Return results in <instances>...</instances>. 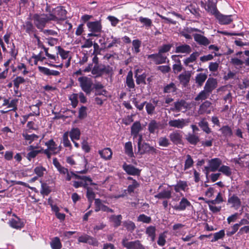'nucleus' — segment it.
Returning a JSON list of instances; mask_svg holds the SVG:
<instances>
[{
    "instance_id": "nucleus-1",
    "label": "nucleus",
    "mask_w": 249,
    "mask_h": 249,
    "mask_svg": "<svg viewBox=\"0 0 249 249\" xmlns=\"http://www.w3.org/2000/svg\"><path fill=\"white\" fill-rule=\"evenodd\" d=\"M46 11L49 12L48 15L51 20L58 22L65 19L66 16V11L61 6H58L51 9L46 7Z\"/></svg>"
},
{
    "instance_id": "nucleus-2",
    "label": "nucleus",
    "mask_w": 249,
    "mask_h": 249,
    "mask_svg": "<svg viewBox=\"0 0 249 249\" xmlns=\"http://www.w3.org/2000/svg\"><path fill=\"white\" fill-rule=\"evenodd\" d=\"M34 24L38 29H43L46 24L51 21L48 14H35L33 17Z\"/></svg>"
},
{
    "instance_id": "nucleus-3",
    "label": "nucleus",
    "mask_w": 249,
    "mask_h": 249,
    "mask_svg": "<svg viewBox=\"0 0 249 249\" xmlns=\"http://www.w3.org/2000/svg\"><path fill=\"white\" fill-rule=\"evenodd\" d=\"M78 81L82 89L87 94L90 93L92 85L91 79L87 76H82L78 78Z\"/></svg>"
},
{
    "instance_id": "nucleus-4",
    "label": "nucleus",
    "mask_w": 249,
    "mask_h": 249,
    "mask_svg": "<svg viewBox=\"0 0 249 249\" xmlns=\"http://www.w3.org/2000/svg\"><path fill=\"white\" fill-rule=\"evenodd\" d=\"M138 153L140 155H143L145 153H148L152 155L157 154L159 150L153 146H151L148 143L143 142L138 146Z\"/></svg>"
},
{
    "instance_id": "nucleus-5",
    "label": "nucleus",
    "mask_w": 249,
    "mask_h": 249,
    "mask_svg": "<svg viewBox=\"0 0 249 249\" xmlns=\"http://www.w3.org/2000/svg\"><path fill=\"white\" fill-rule=\"evenodd\" d=\"M122 245L127 249H145L139 240L128 242L125 238L122 240Z\"/></svg>"
},
{
    "instance_id": "nucleus-6",
    "label": "nucleus",
    "mask_w": 249,
    "mask_h": 249,
    "mask_svg": "<svg viewBox=\"0 0 249 249\" xmlns=\"http://www.w3.org/2000/svg\"><path fill=\"white\" fill-rule=\"evenodd\" d=\"M87 26L90 32L96 33L99 35L102 31V25L100 20L88 22Z\"/></svg>"
},
{
    "instance_id": "nucleus-7",
    "label": "nucleus",
    "mask_w": 249,
    "mask_h": 249,
    "mask_svg": "<svg viewBox=\"0 0 249 249\" xmlns=\"http://www.w3.org/2000/svg\"><path fill=\"white\" fill-rule=\"evenodd\" d=\"M221 164V160L219 158H213L209 160V167H205V169L212 172H215L218 170Z\"/></svg>"
},
{
    "instance_id": "nucleus-8",
    "label": "nucleus",
    "mask_w": 249,
    "mask_h": 249,
    "mask_svg": "<svg viewBox=\"0 0 249 249\" xmlns=\"http://www.w3.org/2000/svg\"><path fill=\"white\" fill-rule=\"evenodd\" d=\"M147 58L152 60L156 64H160L165 63L166 57L158 52L157 53L148 55Z\"/></svg>"
},
{
    "instance_id": "nucleus-9",
    "label": "nucleus",
    "mask_w": 249,
    "mask_h": 249,
    "mask_svg": "<svg viewBox=\"0 0 249 249\" xmlns=\"http://www.w3.org/2000/svg\"><path fill=\"white\" fill-rule=\"evenodd\" d=\"M188 124V120L184 119L172 120H170L168 123L170 126L179 129L183 128L184 126L187 125Z\"/></svg>"
},
{
    "instance_id": "nucleus-10",
    "label": "nucleus",
    "mask_w": 249,
    "mask_h": 249,
    "mask_svg": "<svg viewBox=\"0 0 249 249\" xmlns=\"http://www.w3.org/2000/svg\"><path fill=\"white\" fill-rule=\"evenodd\" d=\"M192 206L190 202L185 197H182L178 204L173 206L174 210L179 211H183L188 207Z\"/></svg>"
},
{
    "instance_id": "nucleus-11",
    "label": "nucleus",
    "mask_w": 249,
    "mask_h": 249,
    "mask_svg": "<svg viewBox=\"0 0 249 249\" xmlns=\"http://www.w3.org/2000/svg\"><path fill=\"white\" fill-rule=\"evenodd\" d=\"M170 141L175 144H179L182 143V132L178 130H175L169 134Z\"/></svg>"
},
{
    "instance_id": "nucleus-12",
    "label": "nucleus",
    "mask_w": 249,
    "mask_h": 249,
    "mask_svg": "<svg viewBox=\"0 0 249 249\" xmlns=\"http://www.w3.org/2000/svg\"><path fill=\"white\" fill-rule=\"evenodd\" d=\"M123 168L128 175L139 176L140 174L141 170L132 165L127 164L125 163L123 165Z\"/></svg>"
},
{
    "instance_id": "nucleus-13",
    "label": "nucleus",
    "mask_w": 249,
    "mask_h": 249,
    "mask_svg": "<svg viewBox=\"0 0 249 249\" xmlns=\"http://www.w3.org/2000/svg\"><path fill=\"white\" fill-rule=\"evenodd\" d=\"M193 36L195 41L201 46H206L211 43L210 40L202 35L195 34Z\"/></svg>"
},
{
    "instance_id": "nucleus-14",
    "label": "nucleus",
    "mask_w": 249,
    "mask_h": 249,
    "mask_svg": "<svg viewBox=\"0 0 249 249\" xmlns=\"http://www.w3.org/2000/svg\"><path fill=\"white\" fill-rule=\"evenodd\" d=\"M214 15L220 24H229L232 21L231 15H224L219 13L218 12Z\"/></svg>"
},
{
    "instance_id": "nucleus-15",
    "label": "nucleus",
    "mask_w": 249,
    "mask_h": 249,
    "mask_svg": "<svg viewBox=\"0 0 249 249\" xmlns=\"http://www.w3.org/2000/svg\"><path fill=\"white\" fill-rule=\"evenodd\" d=\"M176 192H179L181 191L186 192L188 189V183L186 181L179 180L177 183L172 186Z\"/></svg>"
},
{
    "instance_id": "nucleus-16",
    "label": "nucleus",
    "mask_w": 249,
    "mask_h": 249,
    "mask_svg": "<svg viewBox=\"0 0 249 249\" xmlns=\"http://www.w3.org/2000/svg\"><path fill=\"white\" fill-rule=\"evenodd\" d=\"M37 146L30 145L27 148V150L29 152L27 154L26 158L29 160L35 158L39 153H41V150L37 149Z\"/></svg>"
},
{
    "instance_id": "nucleus-17",
    "label": "nucleus",
    "mask_w": 249,
    "mask_h": 249,
    "mask_svg": "<svg viewBox=\"0 0 249 249\" xmlns=\"http://www.w3.org/2000/svg\"><path fill=\"white\" fill-rule=\"evenodd\" d=\"M47 149L50 150L53 154L58 153L60 151V148H57V145L53 139L50 140L45 143Z\"/></svg>"
},
{
    "instance_id": "nucleus-18",
    "label": "nucleus",
    "mask_w": 249,
    "mask_h": 249,
    "mask_svg": "<svg viewBox=\"0 0 249 249\" xmlns=\"http://www.w3.org/2000/svg\"><path fill=\"white\" fill-rule=\"evenodd\" d=\"M228 202L231 204V207L234 208L235 210L238 209L241 205L240 198L234 195L229 197Z\"/></svg>"
},
{
    "instance_id": "nucleus-19",
    "label": "nucleus",
    "mask_w": 249,
    "mask_h": 249,
    "mask_svg": "<svg viewBox=\"0 0 249 249\" xmlns=\"http://www.w3.org/2000/svg\"><path fill=\"white\" fill-rule=\"evenodd\" d=\"M217 86V81L214 78H209L204 87V89L210 93Z\"/></svg>"
},
{
    "instance_id": "nucleus-20",
    "label": "nucleus",
    "mask_w": 249,
    "mask_h": 249,
    "mask_svg": "<svg viewBox=\"0 0 249 249\" xmlns=\"http://www.w3.org/2000/svg\"><path fill=\"white\" fill-rule=\"evenodd\" d=\"M160 126V122H157L155 120H152L148 124V130L150 133L155 134L159 131Z\"/></svg>"
},
{
    "instance_id": "nucleus-21",
    "label": "nucleus",
    "mask_w": 249,
    "mask_h": 249,
    "mask_svg": "<svg viewBox=\"0 0 249 249\" xmlns=\"http://www.w3.org/2000/svg\"><path fill=\"white\" fill-rule=\"evenodd\" d=\"M66 174L67 175L66 179L68 181H70V180H71V179L72 178H74L75 179H82V180H84L85 181H89V182L92 181V180L89 177L80 176L76 175V174L73 173L72 172L69 173V171Z\"/></svg>"
},
{
    "instance_id": "nucleus-22",
    "label": "nucleus",
    "mask_w": 249,
    "mask_h": 249,
    "mask_svg": "<svg viewBox=\"0 0 249 249\" xmlns=\"http://www.w3.org/2000/svg\"><path fill=\"white\" fill-rule=\"evenodd\" d=\"M142 129L141 124L139 122H135L131 128V134L134 139L137 138L138 134Z\"/></svg>"
},
{
    "instance_id": "nucleus-23",
    "label": "nucleus",
    "mask_w": 249,
    "mask_h": 249,
    "mask_svg": "<svg viewBox=\"0 0 249 249\" xmlns=\"http://www.w3.org/2000/svg\"><path fill=\"white\" fill-rule=\"evenodd\" d=\"M38 69L40 72L47 76H58L60 74L59 71L50 70L46 67L39 66Z\"/></svg>"
},
{
    "instance_id": "nucleus-24",
    "label": "nucleus",
    "mask_w": 249,
    "mask_h": 249,
    "mask_svg": "<svg viewBox=\"0 0 249 249\" xmlns=\"http://www.w3.org/2000/svg\"><path fill=\"white\" fill-rule=\"evenodd\" d=\"M192 52V48L189 45L184 44L177 46L175 52L176 53H181L189 54Z\"/></svg>"
},
{
    "instance_id": "nucleus-25",
    "label": "nucleus",
    "mask_w": 249,
    "mask_h": 249,
    "mask_svg": "<svg viewBox=\"0 0 249 249\" xmlns=\"http://www.w3.org/2000/svg\"><path fill=\"white\" fill-rule=\"evenodd\" d=\"M186 139L187 142L192 145H196L199 142V137L195 133H189L186 135Z\"/></svg>"
},
{
    "instance_id": "nucleus-26",
    "label": "nucleus",
    "mask_w": 249,
    "mask_h": 249,
    "mask_svg": "<svg viewBox=\"0 0 249 249\" xmlns=\"http://www.w3.org/2000/svg\"><path fill=\"white\" fill-rule=\"evenodd\" d=\"M216 2L217 0H208L206 11L213 15L216 14L218 12L216 7Z\"/></svg>"
},
{
    "instance_id": "nucleus-27",
    "label": "nucleus",
    "mask_w": 249,
    "mask_h": 249,
    "mask_svg": "<svg viewBox=\"0 0 249 249\" xmlns=\"http://www.w3.org/2000/svg\"><path fill=\"white\" fill-rule=\"evenodd\" d=\"M211 105V102L208 101H206L202 103L200 105L198 110L199 114H210L211 113V110L209 109V107H210Z\"/></svg>"
},
{
    "instance_id": "nucleus-28",
    "label": "nucleus",
    "mask_w": 249,
    "mask_h": 249,
    "mask_svg": "<svg viewBox=\"0 0 249 249\" xmlns=\"http://www.w3.org/2000/svg\"><path fill=\"white\" fill-rule=\"evenodd\" d=\"M69 135L71 141H73V140H78L80 138V130L78 128H72L69 132Z\"/></svg>"
},
{
    "instance_id": "nucleus-29",
    "label": "nucleus",
    "mask_w": 249,
    "mask_h": 249,
    "mask_svg": "<svg viewBox=\"0 0 249 249\" xmlns=\"http://www.w3.org/2000/svg\"><path fill=\"white\" fill-rule=\"evenodd\" d=\"M101 157L106 160H110L111 158L112 152L109 148H106L102 150L99 151Z\"/></svg>"
},
{
    "instance_id": "nucleus-30",
    "label": "nucleus",
    "mask_w": 249,
    "mask_h": 249,
    "mask_svg": "<svg viewBox=\"0 0 249 249\" xmlns=\"http://www.w3.org/2000/svg\"><path fill=\"white\" fill-rule=\"evenodd\" d=\"M42 105V102H38L36 105H32L30 107V108L31 111H32L31 113L28 114L31 116H38L40 114L39 111V107Z\"/></svg>"
},
{
    "instance_id": "nucleus-31",
    "label": "nucleus",
    "mask_w": 249,
    "mask_h": 249,
    "mask_svg": "<svg viewBox=\"0 0 249 249\" xmlns=\"http://www.w3.org/2000/svg\"><path fill=\"white\" fill-rule=\"evenodd\" d=\"M172 193L170 190H163L155 195V197L158 199H169L171 197Z\"/></svg>"
},
{
    "instance_id": "nucleus-32",
    "label": "nucleus",
    "mask_w": 249,
    "mask_h": 249,
    "mask_svg": "<svg viewBox=\"0 0 249 249\" xmlns=\"http://www.w3.org/2000/svg\"><path fill=\"white\" fill-rule=\"evenodd\" d=\"M125 83L128 88L130 89L135 88V83L133 79V73L132 71H129L126 78Z\"/></svg>"
},
{
    "instance_id": "nucleus-33",
    "label": "nucleus",
    "mask_w": 249,
    "mask_h": 249,
    "mask_svg": "<svg viewBox=\"0 0 249 249\" xmlns=\"http://www.w3.org/2000/svg\"><path fill=\"white\" fill-rule=\"evenodd\" d=\"M22 28L25 32L31 34L33 33L35 31V28L32 23L29 21H25L22 25Z\"/></svg>"
},
{
    "instance_id": "nucleus-34",
    "label": "nucleus",
    "mask_w": 249,
    "mask_h": 249,
    "mask_svg": "<svg viewBox=\"0 0 249 249\" xmlns=\"http://www.w3.org/2000/svg\"><path fill=\"white\" fill-rule=\"evenodd\" d=\"M156 229L155 226H148L145 231V233L149 237H150L151 240L154 241L156 237Z\"/></svg>"
},
{
    "instance_id": "nucleus-35",
    "label": "nucleus",
    "mask_w": 249,
    "mask_h": 249,
    "mask_svg": "<svg viewBox=\"0 0 249 249\" xmlns=\"http://www.w3.org/2000/svg\"><path fill=\"white\" fill-rule=\"evenodd\" d=\"M198 125L201 127L202 130L207 134H209L211 132V128L209 127L208 123L206 121L205 118H203L198 123Z\"/></svg>"
},
{
    "instance_id": "nucleus-36",
    "label": "nucleus",
    "mask_w": 249,
    "mask_h": 249,
    "mask_svg": "<svg viewBox=\"0 0 249 249\" xmlns=\"http://www.w3.org/2000/svg\"><path fill=\"white\" fill-rule=\"evenodd\" d=\"M50 246L52 249H61L62 246L60 239L57 237L52 239Z\"/></svg>"
},
{
    "instance_id": "nucleus-37",
    "label": "nucleus",
    "mask_w": 249,
    "mask_h": 249,
    "mask_svg": "<svg viewBox=\"0 0 249 249\" xmlns=\"http://www.w3.org/2000/svg\"><path fill=\"white\" fill-rule=\"evenodd\" d=\"M122 216L121 215H112L109 217V221L112 222L114 227H118L121 225Z\"/></svg>"
},
{
    "instance_id": "nucleus-38",
    "label": "nucleus",
    "mask_w": 249,
    "mask_h": 249,
    "mask_svg": "<svg viewBox=\"0 0 249 249\" xmlns=\"http://www.w3.org/2000/svg\"><path fill=\"white\" fill-rule=\"evenodd\" d=\"M56 49L57 51V54H59L62 59H66L71 57L70 56V51H65L60 46L56 47Z\"/></svg>"
},
{
    "instance_id": "nucleus-39",
    "label": "nucleus",
    "mask_w": 249,
    "mask_h": 249,
    "mask_svg": "<svg viewBox=\"0 0 249 249\" xmlns=\"http://www.w3.org/2000/svg\"><path fill=\"white\" fill-rule=\"evenodd\" d=\"M219 131L222 133L223 136L226 138H229L232 136V131L231 127L228 125H224L219 129Z\"/></svg>"
},
{
    "instance_id": "nucleus-40",
    "label": "nucleus",
    "mask_w": 249,
    "mask_h": 249,
    "mask_svg": "<svg viewBox=\"0 0 249 249\" xmlns=\"http://www.w3.org/2000/svg\"><path fill=\"white\" fill-rule=\"evenodd\" d=\"M10 226L15 229H20L23 227V224L19 218L12 219L9 221Z\"/></svg>"
},
{
    "instance_id": "nucleus-41",
    "label": "nucleus",
    "mask_w": 249,
    "mask_h": 249,
    "mask_svg": "<svg viewBox=\"0 0 249 249\" xmlns=\"http://www.w3.org/2000/svg\"><path fill=\"white\" fill-rule=\"evenodd\" d=\"M138 70L136 71V72L135 75L136 83L138 85H140L141 84H146L145 79L146 78V74L145 73H143L141 75H138Z\"/></svg>"
},
{
    "instance_id": "nucleus-42",
    "label": "nucleus",
    "mask_w": 249,
    "mask_h": 249,
    "mask_svg": "<svg viewBox=\"0 0 249 249\" xmlns=\"http://www.w3.org/2000/svg\"><path fill=\"white\" fill-rule=\"evenodd\" d=\"M138 21L142 24L143 26H145L146 28H148L152 26V21L149 18L140 17Z\"/></svg>"
},
{
    "instance_id": "nucleus-43",
    "label": "nucleus",
    "mask_w": 249,
    "mask_h": 249,
    "mask_svg": "<svg viewBox=\"0 0 249 249\" xmlns=\"http://www.w3.org/2000/svg\"><path fill=\"white\" fill-rule=\"evenodd\" d=\"M199 53L197 52L192 53L189 57L184 60V63L185 65H189V63L195 61L197 57L199 56Z\"/></svg>"
},
{
    "instance_id": "nucleus-44",
    "label": "nucleus",
    "mask_w": 249,
    "mask_h": 249,
    "mask_svg": "<svg viewBox=\"0 0 249 249\" xmlns=\"http://www.w3.org/2000/svg\"><path fill=\"white\" fill-rule=\"evenodd\" d=\"M178 78L180 83L184 86H186L190 81V75L187 73H182L179 75Z\"/></svg>"
},
{
    "instance_id": "nucleus-45",
    "label": "nucleus",
    "mask_w": 249,
    "mask_h": 249,
    "mask_svg": "<svg viewBox=\"0 0 249 249\" xmlns=\"http://www.w3.org/2000/svg\"><path fill=\"white\" fill-rule=\"evenodd\" d=\"M207 78V75L205 73H200L196 75V83L200 86H202Z\"/></svg>"
},
{
    "instance_id": "nucleus-46",
    "label": "nucleus",
    "mask_w": 249,
    "mask_h": 249,
    "mask_svg": "<svg viewBox=\"0 0 249 249\" xmlns=\"http://www.w3.org/2000/svg\"><path fill=\"white\" fill-rule=\"evenodd\" d=\"M124 151L125 153L129 157H132L134 156L132 144L131 142H128L125 143Z\"/></svg>"
},
{
    "instance_id": "nucleus-47",
    "label": "nucleus",
    "mask_w": 249,
    "mask_h": 249,
    "mask_svg": "<svg viewBox=\"0 0 249 249\" xmlns=\"http://www.w3.org/2000/svg\"><path fill=\"white\" fill-rule=\"evenodd\" d=\"M185 104V102L183 100L175 102L174 103V107L171 108V110L172 111L177 110L178 111H179L183 108H185L186 107Z\"/></svg>"
},
{
    "instance_id": "nucleus-48",
    "label": "nucleus",
    "mask_w": 249,
    "mask_h": 249,
    "mask_svg": "<svg viewBox=\"0 0 249 249\" xmlns=\"http://www.w3.org/2000/svg\"><path fill=\"white\" fill-rule=\"evenodd\" d=\"M218 171L221 172L227 177H230L232 174L231 169L229 166L222 165L218 169Z\"/></svg>"
},
{
    "instance_id": "nucleus-49",
    "label": "nucleus",
    "mask_w": 249,
    "mask_h": 249,
    "mask_svg": "<svg viewBox=\"0 0 249 249\" xmlns=\"http://www.w3.org/2000/svg\"><path fill=\"white\" fill-rule=\"evenodd\" d=\"M22 135L24 139L28 142L29 144H31L34 141L37 140L38 138V137L35 134L29 135L27 133H23Z\"/></svg>"
},
{
    "instance_id": "nucleus-50",
    "label": "nucleus",
    "mask_w": 249,
    "mask_h": 249,
    "mask_svg": "<svg viewBox=\"0 0 249 249\" xmlns=\"http://www.w3.org/2000/svg\"><path fill=\"white\" fill-rule=\"evenodd\" d=\"M140 186V183H138L136 180H133L131 184H129L127 187L126 192L131 194L134 193L135 190Z\"/></svg>"
},
{
    "instance_id": "nucleus-51",
    "label": "nucleus",
    "mask_w": 249,
    "mask_h": 249,
    "mask_svg": "<svg viewBox=\"0 0 249 249\" xmlns=\"http://www.w3.org/2000/svg\"><path fill=\"white\" fill-rule=\"evenodd\" d=\"M69 132H66L63 135L62 137V142L63 145L66 147H69L70 149H71L72 145L71 143L69 140Z\"/></svg>"
},
{
    "instance_id": "nucleus-52",
    "label": "nucleus",
    "mask_w": 249,
    "mask_h": 249,
    "mask_svg": "<svg viewBox=\"0 0 249 249\" xmlns=\"http://www.w3.org/2000/svg\"><path fill=\"white\" fill-rule=\"evenodd\" d=\"M210 93L205 89L202 90L195 98L196 101L204 100L207 99L210 95Z\"/></svg>"
},
{
    "instance_id": "nucleus-53",
    "label": "nucleus",
    "mask_w": 249,
    "mask_h": 249,
    "mask_svg": "<svg viewBox=\"0 0 249 249\" xmlns=\"http://www.w3.org/2000/svg\"><path fill=\"white\" fill-rule=\"evenodd\" d=\"M166 232L165 231L159 234L158 240L157 241V243L159 246H163L165 245L166 238Z\"/></svg>"
},
{
    "instance_id": "nucleus-54",
    "label": "nucleus",
    "mask_w": 249,
    "mask_h": 249,
    "mask_svg": "<svg viewBox=\"0 0 249 249\" xmlns=\"http://www.w3.org/2000/svg\"><path fill=\"white\" fill-rule=\"evenodd\" d=\"M177 88L175 84L171 83L164 87V92L165 93H173L176 91Z\"/></svg>"
},
{
    "instance_id": "nucleus-55",
    "label": "nucleus",
    "mask_w": 249,
    "mask_h": 249,
    "mask_svg": "<svg viewBox=\"0 0 249 249\" xmlns=\"http://www.w3.org/2000/svg\"><path fill=\"white\" fill-rule=\"evenodd\" d=\"M123 226L129 231H133L136 228L135 224L131 221H125L123 222Z\"/></svg>"
},
{
    "instance_id": "nucleus-56",
    "label": "nucleus",
    "mask_w": 249,
    "mask_h": 249,
    "mask_svg": "<svg viewBox=\"0 0 249 249\" xmlns=\"http://www.w3.org/2000/svg\"><path fill=\"white\" fill-rule=\"evenodd\" d=\"M194 164V160L190 155L186 156V160L185 161L184 170H186L190 168Z\"/></svg>"
},
{
    "instance_id": "nucleus-57",
    "label": "nucleus",
    "mask_w": 249,
    "mask_h": 249,
    "mask_svg": "<svg viewBox=\"0 0 249 249\" xmlns=\"http://www.w3.org/2000/svg\"><path fill=\"white\" fill-rule=\"evenodd\" d=\"M158 143L162 147H168L170 144L169 140L165 137H160L158 140Z\"/></svg>"
},
{
    "instance_id": "nucleus-58",
    "label": "nucleus",
    "mask_w": 249,
    "mask_h": 249,
    "mask_svg": "<svg viewBox=\"0 0 249 249\" xmlns=\"http://www.w3.org/2000/svg\"><path fill=\"white\" fill-rule=\"evenodd\" d=\"M45 171L46 169L41 166H37L34 169V172L37 175L38 177L43 176Z\"/></svg>"
},
{
    "instance_id": "nucleus-59",
    "label": "nucleus",
    "mask_w": 249,
    "mask_h": 249,
    "mask_svg": "<svg viewBox=\"0 0 249 249\" xmlns=\"http://www.w3.org/2000/svg\"><path fill=\"white\" fill-rule=\"evenodd\" d=\"M225 235V231L223 230H220L218 232H215L213 234V239L212 240V242H215L219 239L222 238Z\"/></svg>"
},
{
    "instance_id": "nucleus-60",
    "label": "nucleus",
    "mask_w": 249,
    "mask_h": 249,
    "mask_svg": "<svg viewBox=\"0 0 249 249\" xmlns=\"http://www.w3.org/2000/svg\"><path fill=\"white\" fill-rule=\"evenodd\" d=\"M224 201V200L223 199L222 194L221 193H219L217 194L215 199L210 201V203L213 205H215L216 204H220V203H222V202H223Z\"/></svg>"
},
{
    "instance_id": "nucleus-61",
    "label": "nucleus",
    "mask_w": 249,
    "mask_h": 249,
    "mask_svg": "<svg viewBox=\"0 0 249 249\" xmlns=\"http://www.w3.org/2000/svg\"><path fill=\"white\" fill-rule=\"evenodd\" d=\"M138 221L144 223H150L151 221V218L144 214H142L138 216Z\"/></svg>"
},
{
    "instance_id": "nucleus-62",
    "label": "nucleus",
    "mask_w": 249,
    "mask_h": 249,
    "mask_svg": "<svg viewBox=\"0 0 249 249\" xmlns=\"http://www.w3.org/2000/svg\"><path fill=\"white\" fill-rule=\"evenodd\" d=\"M103 86L100 84L98 83L95 85V89L96 90L98 94L105 95L107 93V91L103 89Z\"/></svg>"
},
{
    "instance_id": "nucleus-63",
    "label": "nucleus",
    "mask_w": 249,
    "mask_h": 249,
    "mask_svg": "<svg viewBox=\"0 0 249 249\" xmlns=\"http://www.w3.org/2000/svg\"><path fill=\"white\" fill-rule=\"evenodd\" d=\"M91 73L95 75L96 77H99L102 75V68H100L98 65H95L91 70Z\"/></svg>"
},
{
    "instance_id": "nucleus-64",
    "label": "nucleus",
    "mask_w": 249,
    "mask_h": 249,
    "mask_svg": "<svg viewBox=\"0 0 249 249\" xmlns=\"http://www.w3.org/2000/svg\"><path fill=\"white\" fill-rule=\"evenodd\" d=\"M95 193L93 192L91 188L88 187L87 189V197L90 203L92 202L93 200L95 198Z\"/></svg>"
}]
</instances>
